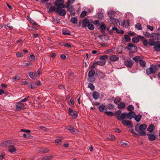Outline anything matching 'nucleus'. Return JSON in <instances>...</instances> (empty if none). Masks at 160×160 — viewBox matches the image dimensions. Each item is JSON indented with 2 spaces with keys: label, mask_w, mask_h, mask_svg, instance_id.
Returning a JSON list of instances; mask_svg holds the SVG:
<instances>
[{
  "label": "nucleus",
  "mask_w": 160,
  "mask_h": 160,
  "mask_svg": "<svg viewBox=\"0 0 160 160\" xmlns=\"http://www.w3.org/2000/svg\"><path fill=\"white\" fill-rule=\"evenodd\" d=\"M158 70V66L156 65L152 64L150 65V67L146 69V72L148 75H149L151 74H155L157 73Z\"/></svg>",
  "instance_id": "obj_1"
},
{
  "label": "nucleus",
  "mask_w": 160,
  "mask_h": 160,
  "mask_svg": "<svg viewBox=\"0 0 160 160\" xmlns=\"http://www.w3.org/2000/svg\"><path fill=\"white\" fill-rule=\"evenodd\" d=\"M95 74V71L94 69H91L89 71L88 74V77L90 82H93L96 79L94 77Z\"/></svg>",
  "instance_id": "obj_2"
},
{
  "label": "nucleus",
  "mask_w": 160,
  "mask_h": 160,
  "mask_svg": "<svg viewBox=\"0 0 160 160\" xmlns=\"http://www.w3.org/2000/svg\"><path fill=\"white\" fill-rule=\"evenodd\" d=\"M147 126L145 124H142L139 127L138 125L135 126V130L136 132H139V131H144L147 128Z\"/></svg>",
  "instance_id": "obj_3"
},
{
  "label": "nucleus",
  "mask_w": 160,
  "mask_h": 160,
  "mask_svg": "<svg viewBox=\"0 0 160 160\" xmlns=\"http://www.w3.org/2000/svg\"><path fill=\"white\" fill-rule=\"evenodd\" d=\"M127 48L130 50H132V52L133 53L136 52L138 51L137 47L131 43H129Z\"/></svg>",
  "instance_id": "obj_4"
},
{
  "label": "nucleus",
  "mask_w": 160,
  "mask_h": 160,
  "mask_svg": "<svg viewBox=\"0 0 160 160\" xmlns=\"http://www.w3.org/2000/svg\"><path fill=\"white\" fill-rule=\"evenodd\" d=\"M56 12L58 13L59 15L62 16H64L66 14V12L64 9L60 8L59 7H57L56 10Z\"/></svg>",
  "instance_id": "obj_5"
},
{
  "label": "nucleus",
  "mask_w": 160,
  "mask_h": 160,
  "mask_svg": "<svg viewBox=\"0 0 160 160\" xmlns=\"http://www.w3.org/2000/svg\"><path fill=\"white\" fill-rule=\"evenodd\" d=\"M16 106V110L17 111H19L21 110H24L26 109L24 104L20 102L17 103Z\"/></svg>",
  "instance_id": "obj_6"
},
{
  "label": "nucleus",
  "mask_w": 160,
  "mask_h": 160,
  "mask_svg": "<svg viewBox=\"0 0 160 160\" xmlns=\"http://www.w3.org/2000/svg\"><path fill=\"white\" fill-rule=\"evenodd\" d=\"M68 113L72 117L73 119L76 118L78 116V114L76 112H74L73 110L71 108H68Z\"/></svg>",
  "instance_id": "obj_7"
},
{
  "label": "nucleus",
  "mask_w": 160,
  "mask_h": 160,
  "mask_svg": "<svg viewBox=\"0 0 160 160\" xmlns=\"http://www.w3.org/2000/svg\"><path fill=\"white\" fill-rule=\"evenodd\" d=\"M136 115L135 112H134L132 111L129 112L128 113H126V119H128L131 120Z\"/></svg>",
  "instance_id": "obj_8"
},
{
  "label": "nucleus",
  "mask_w": 160,
  "mask_h": 160,
  "mask_svg": "<svg viewBox=\"0 0 160 160\" xmlns=\"http://www.w3.org/2000/svg\"><path fill=\"white\" fill-rule=\"evenodd\" d=\"M108 16L110 18L111 20V21L113 20L115 22H116V19L114 18V17L115 16L114 12L112 11H110L108 13Z\"/></svg>",
  "instance_id": "obj_9"
},
{
  "label": "nucleus",
  "mask_w": 160,
  "mask_h": 160,
  "mask_svg": "<svg viewBox=\"0 0 160 160\" xmlns=\"http://www.w3.org/2000/svg\"><path fill=\"white\" fill-rule=\"evenodd\" d=\"M154 49L156 51H160V41L156 42V44L153 47Z\"/></svg>",
  "instance_id": "obj_10"
},
{
  "label": "nucleus",
  "mask_w": 160,
  "mask_h": 160,
  "mask_svg": "<svg viewBox=\"0 0 160 160\" xmlns=\"http://www.w3.org/2000/svg\"><path fill=\"white\" fill-rule=\"evenodd\" d=\"M147 135L148 136V139L151 141L155 140L156 138V135L154 134H151L149 133H148Z\"/></svg>",
  "instance_id": "obj_11"
},
{
  "label": "nucleus",
  "mask_w": 160,
  "mask_h": 160,
  "mask_svg": "<svg viewBox=\"0 0 160 160\" xmlns=\"http://www.w3.org/2000/svg\"><path fill=\"white\" fill-rule=\"evenodd\" d=\"M89 23V22L88 19L87 18H84L82 21V27L83 28H85L88 25Z\"/></svg>",
  "instance_id": "obj_12"
},
{
  "label": "nucleus",
  "mask_w": 160,
  "mask_h": 160,
  "mask_svg": "<svg viewBox=\"0 0 160 160\" xmlns=\"http://www.w3.org/2000/svg\"><path fill=\"white\" fill-rule=\"evenodd\" d=\"M126 113L123 112L121 115L118 116L117 118L118 120L122 121L125 118L126 119Z\"/></svg>",
  "instance_id": "obj_13"
},
{
  "label": "nucleus",
  "mask_w": 160,
  "mask_h": 160,
  "mask_svg": "<svg viewBox=\"0 0 160 160\" xmlns=\"http://www.w3.org/2000/svg\"><path fill=\"white\" fill-rule=\"evenodd\" d=\"M151 37L156 40L160 39V34L157 33H154L152 34Z\"/></svg>",
  "instance_id": "obj_14"
},
{
  "label": "nucleus",
  "mask_w": 160,
  "mask_h": 160,
  "mask_svg": "<svg viewBox=\"0 0 160 160\" xmlns=\"http://www.w3.org/2000/svg\"><path fill=\"white\" fill-rule=\"evenodd\" d=\"M68 77L69 80L72 81L74 78V76L73 73L71 71L68 72Z\"/></svg>",
  "instance_id": "obj_15"
},
{
  "label": "nucleus",
  "mask_w": 160,
  "mask_h": 160,
  "mask_svg": "<svg viewBox=\"0 0 160 160\" xmlns=\"http://www.w3.org/2000/svg\"><path fill=\"white\" fill-rule=\"evenodd\" d=\"M118 56L116 55H112L110 57V60L112 61H116L118 60Z\"/></svg>",
  "instance_id": "obj_16"
},
{
  "label": "nucleus",
  "mask_w": 160,
  "mask_h": 160,
  "mask_svg": "<svg viewBox=\"0 0 160 160\" xmlns=\"http://www.w3.org/2000/svg\"><path fill=\"white\" fill-rule=\"evenodd\" d=\"M28 75L30 78L32 79H35L37 77V74L32 72H29Z\"/></svg>",
  "instance_id": "obj_17"
},
{
  "label": "nucleus",
  "mask_w": 160,
  "mask_h": 160,
  "mask_svg": "<svg viewBox=\"0 0 160 160\" xmlns=\"http://www.w3.org/2000/svg\"><path fill=\"white\" fill-rule=\"evenodd\" d=\"M133 62L132 61L127 60L125 62V64L127 67H131L133 65Z\"/></svg>",
  "instance_id": "obj_18"
},
{
  "label": "nucleus",
  "mask_w": 160,
  "mask_h": 160,
  "mask_svg": "<svg viewBox=\"0 0 160 160\" xmlns=\"http://www.w3.org/2000/svg\"><path fill=\"white\" fill-rule=\"evenodd\" d=\"M92 96L94 99L97 100L99 98V94L98 92L95 91L93 92Z\"/></svg>",
  "instance_id": "obj_19"
},
{
  "label": "nucleus",
  "mask_w": 160,
  "mask_h": 160,
  "mask_svg": "<svg viewBox=\"0 0 160 160\" xmlns=\"http://www.w3.org/2000/svg\"><path fill=\"white\" fill-rule=\"evenodd\" d=\"M126 107V105L125 103L122 102H121L119 103L118 105V108L122 109L123 108H125Z\"/></svg>",
  "instance_id": "obj_20"
},
{
  "label": "nucleus",
  "mask_w": 160,
  "mask_h": 160,
  "mask_svg": "<svg viewBox=\"0 0 160 160\" xmlns=\"http://www.w3.org/2000/svg\"><path fill=\"white\" fill-rule=\"evenodd\" d=\"M66 8H67V10L70 12L71 13L74 10V9L71 5L66 4Z\"/></svg>",
  "instance_id": "obj_21"
},
{
  "label": "nucleus",
  "mask_w": 160,
  "mask_h": 160,
  "mask_svg": "<svg viewBox=\"0 0 160 160\" xmlns=\"http://www.w3.org/2000/svg\"><path fill=\"white\" fill-rule=\"evenodd\" d=\"M98 109L100 111L102 112H104V111L105 110L106 111L107 110V108H106L105 106L104 105H101L98 107Z\"/></svg>",
  "instance_id": "obj_22"
},
{
  "label": "nucleus",
  "mask_w": 160,
  "mask_h": 160,
  "mask_svg": "<svg viewBox=\"0 0 160 160\" xmlns=\"http://www.w3.org/2000/svg\"><path fill=\"white\" fill-rule=\"evenodd\" d=\"M62 34L64 35H69L71 34L69 31L67 29L63 30Z\"/></svg>",
  "instance_id": "obj_23"
},
{
  "label": "nucleus",
  "mask_w": 160,
  "mask_h": 160,
  "mask_svg": "<svg viewBox=\"0 0 160 160\" xmlns=\"http://www.w3.org/2000/svg\"><path fill=\"white\" fill-rule=\"evenodd\" d=\"M16 148L14 146V145L9 147L8 148V151L11 153H13L16 151Z\"/></svg>",
  "instance_id": "obj_24"
},
{
  "label": "nucleus",
  "mask_w": 160,
  "mask_h": 160,
  "mask_svg": "<svg viewBox=\"0 0 160 160\" xmlns=\"http://www.w3.org/2000/svg\"><path fill=\"white\" fill-rule=\"evenodd\" d=\"M154 129V127L153 125L151 124H150L147 128V130L150 132H152Z\"/></svg>",
  "instance_id": "obj_25"
},
{
  "label": "nucleus",
  "mask_w": 160,
  "mask_h": 160,
  "mask_svg": "<svg viewBox=\"0 0 160 160\" xmlns=\"http://www.w3.org/2000/svg\"><path fill=\"white\" fill-rule=\"evenodd\" d=\"M142 117V116L140 114L135 115L134 116V119L136 122H139L140 121Z\"/></svg>",
  "instance_id": "obj_26"
},
{
  "label": "nucleus",
  "mask_w": 160,
  "mask_h": 160,
  "mask_svg": "<svg viewBox=\"0 0 160 160\" xmlns=\"http://www.w3.org/2000/svg\"><path fill=\"white\" fill-rule=\"evenodd\" d=\"M122 123L125 125L128 126L131 124L132 122L129 121L123 120L122 121Z\"/></svg>",
  "instance_id": "obj_27"
},
{
  "label": "nucleus",
  "mask_w": 160,
  "mask_h": 160,
  "mask_svg": "<svg viewBox=\"0 0 160 160\" xmlns=\"http://www.w3.org/2000/svg\"><path fill=\"white\" fill-rule=\"evenodd\" d=\"M139 63L140 65L142 67H145L146 65V62L144 60L141 59L139 60Z\"/></svg>",
  "instance_id": "obj_28"
},
{
  "label": "nucleus",
  "mask_w": 160,
  "mask_h": 160,
  "mask_svg": "<svg viewBox=\"0 0 160 160\" xmlns=\"http://www.w3.org/2000/svg\"><path fill=\"white\" fill-rule=\"evenodd\" d=\"M101 28V31L102 33H105V30L106 28V26L104 24L101 25L100 27Z\"/></svg>",
  "instance_id": "obj_29"
},
{
  "label": "nucleus",
  "mask_w": 160,
  "mask_h": 160,
  "mask_svg": "<svg viewBox=\"0 0 160 160\" xmlns=\"http://www.w3.org/2000/svg\"><path fill=\"white\" fill-rule=\"evenodd\" d=\"M7 142L8 146V147L13 146L15 144L14 142L12 140L7 141Z\"/></svg>",
  "instance_id": "obj_30"
},
{
  "label": "nucleus",
  "mask_w": 160,
  "mask_h": 160,
  "mask_svg": "<svg viewBox=\"0 0 160 160\" xmlns=\"http://www.w3.org/2000/svg\"><path fill=\"white\" fill-rule=\"evenodd\" d=\"M63 2V0H57L55 2V5L57 7H59V4H60L62 2Z\"/></svg>",
  "instance_id": "obj_31"
},
{
  "label": "nucleus",
  "mask_w": 160,
  "mask_h": 160,
  "mask_svg": "<svg viewBox=\"0 0 160 160\" xmlns=\"http://www.w3.org/2000/svg\"><path fill=\"white\" fill-rule=\"evenodd\" d=\"M115 137L112 135H110L108 137H107L106 138V139H108L112 141L114 140H115Z\"/></svg>",
  "instance_id": "obj_32"
},
{
  "label": "nucleus",
  "mask_w": 160,
  "mask_h": 160,
  "mask_svg": "<svg viewBox=\"0 0 160 160\" xmlns=\"http://www.w3.org/2000/svg\"><path fill=\"white\" fill-rule=\"evenodd\" d=\"M156 42L154 41L153 39H150L149 42V45L150 46H154L156 44Z\"/></svg>",
  "instance_id": "obj_33"
},
{
  "label": "nucleus",
  "mask_w": 160,
  "mask_h": 160,
  "mask_svg": "<svg viewBox=\"0 0 160 160\" xmlns=\"http://www.w3.org/2000/svg\"><path fill=\"white\" fill-rule=\"evenodd\" d=\"M52 158V156H46L43 157L42 158V160H51Z\"/></svg>",
  "instance_id": "obj_34"
},
{
  "label": "nucleus",
  "mask_w": 160,
  "mask_h": 160,
  "mask_svg": "<svg viewBox=\"0 0 160 160\" xmlns=\"http://www.w3.org/2000/svg\"><path fill=\"white\" fill-rule=\"evenodd\" d=\"M1 146L3 147H8V142L7 141H5L2 142L1 144Z\"/></svg>",
  "instance_id": "obj_35"
},
{
  "label": "nucleus",
  "mask_w": 160,
  "mask_h": 160,
  "mask_svg": "<svg viewBox=\"0 0 160 160\" xmlns=\"http://www.w3.org/2000/svg\"><path fill=\"white\" fill-rule=\"evenodd\" d=\"M71 22L73 23H76L78 22V19L76 17L71 18L70 20Z\"/></svg>",
  "instance_id": "obj_36"
},
{
  "label": "nucleus",
  "mask_w": 160,
  "mask_h": 160,
  "mask_svg": "<svg viewBox=\"0 0 160 160\" xmlns=\"http://www.w3.org/2000/svg\"><path fill=\"white\" fill-rule=\"evenodd\" d=\"M87 26H88V28L91 30H92L94 29V26L92 24L89 23L88 25Z\"/></svg>",
  "instance_id": "obj_37"
},
{
  "label": "nucleus",
  "mask_w": 160,
  "mask_h": 160,
  "mask_svg": "<svg viewBox=\"0 0 160 160\" xmlns=\"http://www.w3.org/2000/svg\"><path fill=\"white\" fill-rule=\"evenodd\" d=\"M125 20L124 19H121L118 21L119 25L121 26H124L125 25Z\"/></svg>",
  "instance_id": "obj_38"
},
{
  "label": "nucleus",
  "mask_w": 160,
  "mask_h": 160,
  "mask_svg": "<svg viewBox=\"0 0 160 160\" xmlns=\"http://www.w3.org/2000/svg\"><path fill=\"white\" fill-rule=\"evenodd\" d=\"M88 87L92 91L95 89V87L92 83H89L88 85Z\"/></svg>",
  "instance_id": "obj_39"
},
{
  "label": "nucleus",
  "mask_w": 160,
  "mask_h": 160,
  "mask_svg": "<svg viewBox=\"0 0 160 160\" xmlns=\"http://www.w3.org/2000/svg\"><path fill=\"white\" fill-rule=\"evenodd\" d=\"M143 34L147 38L151 37L152 34H150L148 32H143Z\"/></svg>",
  "instance_id": "obj_40"
},
{
  "label": "nucleus",
  "mask_w": 160,
  "mask_h": 160,
  "mask_svg": "<svg viewBox=\"0 0 160 160\" xmlns=\"http://www.w3.org/2000/svg\"><path fill=\"white\" fill-rule=\"evenodd\" d=\"M55 142L56 145H60L62 144L61 140L60 139H56L55 140Z\"/></svg>",
  "instance_id": "obj_41"
},
{
  "label": "nucleus",
  "mask_w": 160,
  "mask_h": 160,
  "mask_svg": "<svg viewBox=\"0 0 160 160\" xmlns=\"http://www.w3.org/2000/svg\"><path fill=\"white\" fill-rule=\"evenodd\" d=\"M105 113L107 115L109 116H112L114 115V113L110 111H105Z\"/></svg>",
  "instance_id": "obj_42"
},
{
  "label": "nucleus",
  "mask_w": 160,
  "mask_h": 160,
  "mask_svg": "<svg viewBox=\"0 0 160 160\" xmlns=\"http://www.w3.org/2000/svg\"><path fill=\"white\" fill-rule=\"evenodd\" d=\"M135 27L139 30H141L142 29L141 25L139 23H137L136 24Z\"/></svg>",
  "instance_id": "obj_43"
},
{
  "label": "nucleus",
  "mask_w": 160,
  "mask_h": 160,
  "mask_svg": "<svg viewBox=\"0 0 160 160\" xmlns=\"http://www.w3.org/2000/svg\"><path fill=\"white\" fill-rule=\"evenodd\" d=\"M132 42L134 43H137L139 42V39L137 37H134L132 38Z\"/></svg>",
  "instance_id": "obj_44"
},
{
  "label": "nucleus",
  "mask_w": 160,
  "mask_h": 160,
  "mask_svg": "<svg viewBox=\"0 0 160 160\" xmlns=\"http://www.w3.org/2000/svg\"><path fill=\"white\" fill-rule=\"evenodd\" d=\"M98 64V62H95L93 63L92 65L90 67L91 69H92L95 68Z\"/></svg>",
  "instance_id": "obj_45"
},
{
  "label": "nucleus",
  "mask_w": 160,
  "mask_h": 160,
  "mask_svg": "<svg viewBox=\"0 0 160 160\" xmlns=\"http://www.w3.org/2000/svg\"><path fill=\"white\" fill-rule=\"evenodd\" d=\"M121 100V99L120 98H116L114 100V101L115 104L118 105V104L120 103Z\"/></svg>",
  "instance_id": "obj_46"
},
{
  "label": "nucleus",
  "mask_w": 160,
  "mask_h": 160,
  "mask_svg": "<svg viewBox=\"0 0 160 160\" xmlns=\"http://www.w3.org/2000/svg\"><path fill=\"white\" fill-rule=\"evenodd\" d=\"M48 149L46 148H42L40 150V152L42 153H47L48 152Z\"/></svg>",
  "instance_id": "obj_47"
},
{
  "label": "nucleus",
  "mask_w": 160,
  "mask_h": 160,
  "mask_svg": "<svg viewBox=\"0 0 160 160\" xmlns=\"http://www.w3.org/2000/svg\"><path fill=\"white\" fill-rule=\"evenodd\" d=\"M127 109L130 112H132V111L134 109V107L132 105H130L127 107Z\"/></svg>",
  "instance_id": "obj_48"
},
{
  "label": "nucleus",
  "mask_w": 160,
  "mask_h": 160,
  "mask_svg": "<svg viewBox=\"0 0 160 160\" xmlns=\"http://www.w3.org/2000/svg\"><path fill=\"white\" fill-rule=\"evenodd\" d=\"M124 38L128 42H129L131 40L130 38L127 34H125L124 35Z\"/></svg>",
  "instance_id": "obj_49"
},
{
  "label": "nucleus",
  "mask_w": 160,
  "mask_h": 160,
  "mask_svg": "<svg viewBox=\"0 0 160 160\" xmlns=\"http://www.w3.org/2000/svg\"><path fill=\"white\" fill-rule=\"evenodd\" d=\"M55 9L56 8L55 6H52L49 9L48 12L49 13L52 12H53L55 10Z\"/></svg>",
  "instance_id": "obj_50"
},
{
  "label": "nucleus",
  "mask_w": 160,
  "mask_h": 160,
  "mask_svg": "<svg viewBox=\"0 0 160 160\" xmlns=\"http://www.w3.org/2000/svg\"><path fill=\"white\" fill-rule=\"evenodd\" d=\"M138 132V134L141 136H145L146 134V133L144 131H139Z\"/></svg>",
  "instance_id": "obj_51"
},
{
  "label": "nucleus",
  "mask_w": 160,
  "mask_h": 160,
  "mask_svg": "<svg viewBox=\"0 0 160 160\" xmlns=\"http://www.w3.org/2000/svg\"><path fill=\"white\" fill-rule=\"evenodd\" d=\"M87 12L85 11H83L80 14V17L84 18L87 15Z\"/></svg>",
  "instance_id": "obj_52"
},
{
  "label": "nucleus",
  "mask_w": 160,
  "mask_h": 160,
  "mask_svg": "<svg viewBox=\"0 0 160 160\" xmlns=\"http://www.w3.org/2000/svg\"><path fill=\"white\" fill-rule=\"evenodd\" d=\"M30 98V96H27L25 97L24 98L22 99L20 101L22 103V102H26L28 101V99L29 98Z\"/></svg>",
  "instance_id": "obj_53"
},
{
  "label": "nucleus",
  "mask_w": 160,
  "mask_h": 160,
  "mask_svg": "<svg viewBox=\"0 0 160 160\" xmlns=\"http://www.w3.org/2000/svg\"><path fill=\"white\" fill-rule=\"evenodd\" d=\"M132 59L134 61L138 62V61L139 62V60L141 59L139 56H136L132 58Z\"/></svg>",
  "instance_id": "obj_54"
},
{
  "label": "nucleus",
  "mask_w": 160,
  "mask_h": 160,
  "mask_svg": "<svg viewBox=\"0 0 160 160\" xmlns=\"http://www.w3.org/2000/svg\"><path fill=\"white\" fill-rule=\"evenodd\" d=\"M37 87L36 84L34 82H32L31 84V88L32 89H35Z\"/></svg>",
  "instance_id": "obj_55"
},
{
  "label": "nucleus",
  "mask_w": 160,
  "mask_h": 160,
  "mask_svg": "<svg viewBox=\"0 0 160 160\" xmlns=\"http://www.w3.org/2000/svg\"><path fill=\"white\" fill-rule=\"evenodd\" d=\"M108 56L107 55H103L100 56L99 58L101 60H105L106 59L108 58Z\"/></svg>",
  "instance_id": "obj_56"
},
{
  "label": "nucleus",
  "mask_w": 160,
  "mask_h": 160,
  "mask_svg": "<svg viewBox=\"0 0 160 160\" xmlns=\"http://www.w3.org/2000/svg\"><path fill=\"white\" fill-rule=\"evenodd\" d=\"M74 101L73 98H71L70 100V101H69L68 102L69 104L70 105L72 106L74 105Z\"/></svg>",
  "instance_id": "obj_57"
},
{
  "label": "nucleus",
  "mask_w": 160,
  "mask_h": 160,
  "mask_svg": "<svg viewBox=\"0 0 160 160\" xmlns=\"http://www.w3.org/2000/svg\"><path fill=\"white\" fill-rule=\"evenodd\" d=\"M116 32L119 34H123L124 33V31L121 29H118V28L116 29Z\"/></svg>",
  "instance_id": "obj_58"
},
{
  "label": "nucleus",
  "mask_w": 160,
  "mask_h": 160,
  "mask_svg": "<svg viewBox=\"0 0 160 160\" xmlns=\"http://www.w3.org/2000/svg\"><path fill=\"white\" fill-rule=\"evenodd\" d=\"M63 46L66 47L70 48L71 47V45L68 43H64L63 45Z\"/></svg>",
  "instance_id": "obj_59"
},
{
  "label": "nucleus",
  "mask_w": 160,
  "mask_h": 160,
  "mask_svg": "<svg viewBox=\"0 0 160 160\" xmlns=\"http://www.w3.org/2000/svg\"><path fill=\"white\" fill-rule=\"evenodd\" d=\"M98 65L100 66H103L105 64V62H103L102 61H98Z\"/></svg>",
  "instance_id": "obj_60"
},
{
  "label": "nucleus",
  "mask_w": 160,
  "mask_h": 160,
  "mask_svg": "<svg viewBox=\"0 0 160 160\" xmlns=\"http://www.w3.org/2000/svg\"><path fill=\"white\" fill-rule=\"evenodd\" d=\"M104 17L102 13H99L98 14V18L99 19H102Z\"/></svg>",
  "instance_id": "obj_61"
},
{
  "label": "nucleus",
  "mask_w": 160,
  "mask_h": 160,
  "mask_svg": "<svg viewBox=\"0 0 160 160\" xmlns=\"http://www.w3.org/2000/svg\"><path fill=\"white\" fill-rule=\"evenodd\" d=\"M70 131L72 134H75L76 133V132L77 131V130L75 128L73 127L72 128V130H70Z\"/></svg>",
  "instance_id": "obj_62"
},
{
  "label": "nucleus",
  "mask_w": 160,
  "mask_h": 160,
  "mask_svg": "<svg viewBox=\"0 0 160 160\" xmlns=\"http://www.w3.org/2000/svg\"><path fill=\"white\" fill-rule=\"evenodd\" d=\"M107 108H108L109 110L111 109H113L114 108V106L112 104H109L108 105Z\"/></svg>",
  "instance_id": "obj_63"
},
{
  "label": "nucleus",
  "mask_w": 160,
  "mask_h": 160,
  "mask_svg": "<svg viewBox=\"0 0 160 160\" xmlns=\"http://www.w3.org/2000/svg\"><path fill=\"white\" fill-rule=\"evenodd\" d=\"M16 55L18 57H21L23 56V54L21 52H17Z\"/></svg>",
  "instance_id": "obj_64"
}]
</instances>
